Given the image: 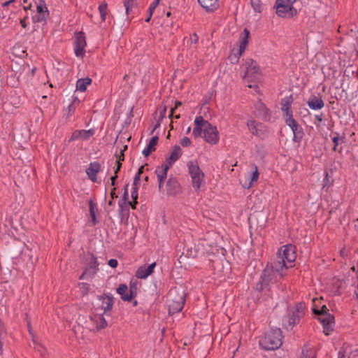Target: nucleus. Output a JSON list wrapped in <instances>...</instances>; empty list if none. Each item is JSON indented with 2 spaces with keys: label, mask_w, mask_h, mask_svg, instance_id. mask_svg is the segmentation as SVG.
I'll use <instances>...</instances> for the list:
<instances>
[{
  "label": "nucleus",
  "mask_w": 358,
  "mask_h": 358,
  "mask_svg": "<svg viewBox=\"0 0 358 358\" xmlns=\"http://www.w3.org/2000/svg\"><path fill=\"white\" fill-rule=\"evenodd\" d=\"M131 197L134 201H135V204H137L138 199V189L137 187H133V190L131 192Z\"/></svg>",
  "instance_id": "nucleus-40"
},
{
  "label": "nucleus",
  "mask_w": 358,
  "mask_h": 358,
  "mask_svg": "<svg viewBox=\"0 0 358 358\" xmlns=\"http://www.w3.org/2000/svg\"><path fill=\"white\" fill-rule=\"evenodd\" d=\"M198 1L207 12H213L219 7V0H198Z\"/></svg>",
  "instance_id": "nucleus-26"
},
{
  "label": "nucleus",
  "mask_w": 358,
  "mask_h": 358,
  "mask_svg": "<svg viewBox=\"0 0 358 358\" xmlns=\"http://www.w3.org/2000/svg\"><path fill=\"white\" fill-rule=\"evenodd\" d=\"M296 255L295 248L292 245L282 246L278 252L277 261L274 268L277 272H282L283 269L291 268L294 266Z\"/></svg>",
  "instance_id": "nucleus-2"
},
{
  "label": "nucleus",
  "mask_w": 358,
  "mask_h": 358,
  "mask_svg": "<svg viewBox=\"0 0 358 358\" xmlns=\"http://www.w3.org/2000/svg\"><path fill=\"white\" fill-rule=\"evenodd\" d=\"M187 166L192 187L196 192H200L206 185L205 174L196 161H189Z\"/></svg>",
  "instance_id": "nucleus-3"
},
{
  "label": "nucleus",
  "mask_w": 358,
  "mask_h": 358,
  "mask_svg": "<svg viewBox=\"0 0 358 358\" xmlns=\"http://www.w3.org/2000/svg\"><path fill=\"white\" fill-rule=\"evenodd\" d=\"M48 15V10L46 9L43 13H37L35 16V20L38 22H45L46 16Z\"/></svg>",
  "instance_id": "nucleus-34"
},
{
  "label": "nucleus",
  "mask_w": 358,
  "mask_h": 358,
  "mask_svg": "<svg viewBox=\"0 0 358 358\" xmlns=\"http://www.w3.org/2000/svg\"><path fill=\"white\" fill-rule=\"evenodd\" d=\"M199 37L196 35V34H193L192 35H190L189 41L192 44H196L198 42Z\"/></svg>",
  "instance_id": "nucleus-43"
},
{
  "label": "nucleus",
  "mask_w": 358,
  "mask_h": 358,
  "mask_svg": "<svg viewBox=\"0 0 358 358\" xmlns=\"http://www.w3.org/2000/svg\"><path fill=\"white\" fill-rule=\"evenodd\" d=\"M259 173L258 167L255 164L251 165V172L247 176V178L243 185L245 188H251L255 183H256L259 179Z\"/></svg>",
  "instance_id": "nucleus-17"
},
{
  "label": "nucleus",
  "mask_w": 358,
  "mask_h": 358,
  "mask_svg": "<svg viewBox=\"0 0 358 358\" xmlns=\"http://www.w3.org/2000/svg\"><path fill=\"white\" fill-rule=\"evenodd\" d=\"M129 204L131 205V208L133 209H135L136 208V204H135V201H134V202H129Z\"/></svg>",
  "instance_id": "nucleus-57"
},
{
  "label": "nucleus",
  "mask_w": 358,
  "mask_h": 358,
  "mask_svg": "<svg viewBox=\"0 0 358 358\" xmlns=\"http://www.w3.org/2000/svg\"><path fill=\"white\" fill-rule=\"evenodd\" d=\"M94 134V129L76 130L75 131L73 132V134L70 138V141H76V140L87 141Z\"/></svg>",
  "instance_id": "nucleus-21"
},
{
  "label": "nucleus",
  "mask_w": 358,
  "mask_h": 358,
  "mask_svg": "<svg viewBox=\"0 0 358 358\" xmlns=\"http://www.w3.org/2000/svg\"><path fill=\"white\" fill-rule=\"evenodd\" d=\"M182 103L180 101H176L175 108H177L178 106H181Z\"/></svg>",
  "instance_id": "nucleus-58"
},
{
  "label": "nucleus",
  "mask_w": 358,
  "mask_h": 358,
  "mask_svg": "<svg viewBox=\"0 0 358 358\" xmlns=\"http://www.w3.org/2000/svg\"><path fill=\"white\" fill-rule=\"evenodd\" d=\"M108 265L111 267V268H116L118 265V262L117 259H110L109 261H108Z\"/></svg>",
  "instance_id": "nucleus-42"
},
{
  "label": "nucleus",
  "mask_w": 358,
  "mask_h": 358,
  "mask_svg": "<svg viewBox=\"0 0 358 358\" xmlns=\"http://www.w3.org/2000/svg\"><path fill=\"white\" fill-rule=\"evenodd\" d=\"M122 160L117 159V168L115 171V173L117 174V172L120 170L121 166H122Z\"/></svg>",
  "instance_id": "nucleus-45"
},
{
  "label": "nucleus",
  "mask_w": 358,
  "mask_h": 358,
  "mask_svg": "<svg viewBox=\"0 0 358 358\" xmlns=\"http://www.w3.org/2000/svg\"><path fill=\"white\" fill-rule=\"evenodd\" d=\"M80 286L85 288L86 290L88 289V285L86 283H81Z\"/></svg>",
  "instance_id": "nucleus-54"
},
{
  "label": "nucleus",
  "mask_w": 358,
  "mask_h": 358,
  "mask_svg": "<svg viewBox=\"0 0 358 358\" xmlns=\"http://www.w3.org/2000/svg\"><path fill=\"white\" fill-rule=\"evenodd\" d=\"M116 178H117V176H116V175H115V176H112V177H111V178H110V179H111V182H111V183H112V185H115V179H116Z\"/></svg>",
  "instance_id": "nucleus-56"
},
{
  "label": "nucleus",
  "mask_w": 358,
  "mask_h": 358,
  "mask_svg": "<svg viewBox=\"0 0 358 358\" xmlns=\"http://www.w3.org/2000/svg\"><path fill=\"white\" fill-rule=\"evenodd\" d=\"M195 127L193 135L195 138L202 136L205 141L210 145H216L220 141V134L217 127L205 120L202 116L194 120Z\"/></svg>",
  "instance_id": "nucleus-1"
},
{
  "label": "nucleus",
  "mask_w": 358,
  "mask_h": 358,
  "mask_svg": "<svg viewBox=\"0 0 358 358\" xmlns=\"http://www.w3.org/2000/svg\"><path fill=\"white\" fill-rule=\"evenodd\" d=\"M155 7H152V6H150V8H149L150 17H152V13H153V11L155 10Z\"/></svg>",
  "instance_id": "nucleus-49"
},
{
  "label": "nucleus",
  "mask_w": 358,
  "mask_h": 358,
  "mask_svg": "<svg viewBox=\"0 0 358 358\" xmlns=\"http://www.w3.org/2000/svg\"><path fill=\"white\" fill-rule=\"evenodd\" d=\"M140 176L139 174H136L135 178H134V187H136V184L138 182V181L140 180Z\"/></svg>",
  "instance_id": "nucleus-47"
},
{
  "label": "nucleus",
  "mask_w": 358,
  "mask_h": 358,
  "mask_svg": "<svg viewBox=\"0 0 358 358\" xmlns=\"http://www.w3.org/2000/svg\"><path fill=\"white\" fill-rule=\"evenodd\" d=\"M241 55H239V51L236 53H231L229 56V59L232 64H237L239 61L240 57Z\"/></svg>",
  "instance_id": "nucleus-35"
},
{
  "label": "nucleus",
  "mask_w": 358,
  "mask_h": 358,
  "mask_svg": "<svg viewBox=\"0 0 358 358\" xmlns=\"http://www.w3.org/2000/svg\"><path fill=\"white\" fill-rule=\"evenodd\" d=\"M159 1H160V0H155V1L150 6H152V7H155L156 8V7L158 6Z\"/></svg>",
  "instance_id": "nucleus-51"
},
{
  "label": "nucleus",
  "mask_w": 358,
  "mask_h": 358,
  "mask_svg": "<svg viewBox=\"0 0 358 358\" xmlns=\"http://www.w3.org/2000/svg\"><path fill=\"white\" fill-rule=\"evenodd\" d=\"M127 149V145H124L120 148V154L117 155V159L124 161V151Z\"/></svg>",
  "instance_id": "nucleus-36"
},
{
  "label": "nucleus",
  "mask_w": 358,
  "mask_h": 358,
  "mask_svg": "<svg viewBox=\"0 0 358 358\" xmlns=\"http://www.w3.org/2000/svg\"><path fill=\"white\" fill-rule=\"evenodd\" d=\"M306 306L303 303H298L294 308L290 310L287 317L288 324L286 325L287 329H292L296 324H297L300 319L305 314Z\"/></svg>",
  "instance_id": "nucleus-9"
},
{
  "label": "nucleus",
  "mask_w": 358,
  "mask_h": 358,
  "mask_svg": "<svg viewBox=\"0 0 358 358\" xmlns=\"http://www.w3.org/2000/svg\"><path fill=\"white\" fill-rule=\"evenodd\" d=\"M308 105L313 110H320L324 107V103L320 98L314 97L308 101Z\"/></svg>",
  "instance_id": "nucleus-28"
},
{
  "label": "nucleus",
  "mask_w": 358,
  "mask_h": 358,
  "mask_svg": "<svg viewBox=\"0 0 358 358\" xmlns=\"http://www.w3.org/2000/svg\"><path fill=\"white\" fill-rule=\"evenodd\" d=\"M251 4L255 12H262L263 9V4L260 0H251Z\"/></svg>",
  "instance_id": "nucleus-30"
},
{
  "label": "nucleus",
  "mask_w": 358,
  "mask_h": 358,
  "mask_svg": "<svg viewBox=\"0 0 358 358\" xmlns=\"http://www.w3.org/2000/svg\"><path fill=\"white\" fill-rule=\"evenodd\" d=\"M166 191L168 195L176 196L182 193V187L176 178H170L166 183Z\"/></svg>",
  "instance_id": "nucleus-16"
},
{
  "label": "nucleus",
  "mask_w": 358,
  "mask_h": 358,
  "mask_svg": "<svg viewBox=\"0 0 358 358\" xmlns=\"http://www.w3.org/2000/svg\"><path fill=\"white\" fill-rule=\"evenodd\" d=\"M101 169V166L98 162H93L89 164L86 169V173L91 181L98 182L97 174Z\"/></svg>",
  "instance_id": "nucleus-18"
},
{
  "label": "nucleus",
  "mask_w": 358,
  "mask_h": 358,
  "mask_svg": "<svg viewBox=\"0 0 358 358\" xmlns=\"http://www.w3.org/2000/svg\"><path fill=\"white\" fill-rule=\"evenodd\" d=\"M99 303L95 308V311L105 314L110 313L113 306V297L108 295H103L99 297Z\"/></svg>",
  "instance_id": "nucleus-13"
},
{
  "label": "nucleus",
  "mask_w": 358,
  "mask_h": 358,
  "mask_svg": "<svg viewBox=\"0 0 358 358\" xmlns=\"http://www.w3.org/2000/svg\"><path fill=\"white\" fill-rule=\"evenodd\" d=\"M155 266V262L150 265H143L136 270V276L139 279H145L153 273Z\"/></svg>",
  "instance_id": "nucleus-20"
},
{
  "label": "nucleus",
  "mask_w": 358,
  "mask_h": 358,
  "mask_svg": "<svg viewBox=\"0 0 358 358\" xmlns=\"http://www.w3.org/2000/svg\"><path fill=\"white\" fill-rule=\"evenodd\" d=\"M76 110V106H75V103H72L71 104H70L68 108L66 109V110L67 111V116H70L71 115L74 111Z\"/></svg>",
  "instance_id": "nucleus-39"
},
{
  "label": "nucleus",
  "mask_w": 358,
  "mask_h": 358,
  "mask_svg": "<svg viewBox=\"0 0 358 358\" xmlns=\"http://www.w3.org/2000/svg\"><path fill=\"white\" fill-rule=\"evenodd\" d=\"M182 154V149L178 145H175L171 151L170 155L166 157V163L169 166H171L179 158L181 157Z\"/></svg>",
  "instance_id": "nucleus-23"
},
{
  "label": "nucleus",
  "mask_w": 358,
  "mask_h": 358,
  "mask_svg": "<svg viewBox=\"0 0 358 358\" xmlns=\"http://www.w3.org/2000/svg\"><path fill=\"white\" fill-rule=\"evenodd\" d=\"M274 7L276 14L280 17L289 18L297 14L292 0H276Z\"/></svg>",
  "instance_id": "nucleus-8"
},
{
  "label": "nucleus",
  "mask_w": 358,
  "mask_h": 358,
  "mask_svg": "<svg viewBox=\"0 0 358 358\" xmlns=\"http://www.w3.org/2000/svg\"><path fill=\"white\" fill-rule=\"evenodd\" d=\"M282 331L280 329L270 331L260 340V345L268 350L278 349L282 345Z\"/></svg>",
  "instance_id": "nucleus-4"
},
{
  "label": "nucleus",
  "mask_w": 358,
  "mask_h": 358,
  "mask_svg": "<svg viewBox=\"0 0 358 358\" xmlns=\"http://www.w3.org/2000/svg\"><path fill=\"white\" fill-rule=\"evenodd\" d=\"M255 86V85H252V84H248L247 87H248V88H252V87H254Z\"/></svg>",
  "instance_id": "nucleus-60"
},
{
  "label": "nucleus",
  "mask_w": 358,
  "mask_h": 358,
  "mask_svg": "<svg viewBox=\"0 0 358 358\" xmlns=\"http://www.w3.org/2000/svg\"><path fill=\"white\" fill-rule=\"evenodd\" d=\"M301 358H315V350L310 348L303 350Z\"/></svg>",
  "instance_id": "nucleus-32"
},
{
  "label": "nucleus",
  "mask_w": 358,
  "mask_h": 358,
  "mask_svg": "<svg viewBox=\"0 0 358 358\" xmlns=\"http://www.w3.org/2000/svg\"><path fill=\"white\" fill-rule=\"evenodd\" d=\"M247 127L252 135L261 139H265L268 136L267 127L261 122L251 119L248 120Z\"/></svg>",
  "instance_id": "nucleus-10"
},
{
  "label": "nucleus",
  "mask_w": 358,
  "mask_h": 358,
  "mask_svg": "<svg viewBox=\"0 0 358 358\" xmlns=\"http://www.w3.org/2000/svg\"><path fill=\"white\" fill-rule=\"evenodd\" d=\"M3 338L0 337V352L2 353L3 351V342H2Z\"/></svg>",
  "instance_id": "nucleus-53"
},
{
  "label": "nucleus",
  "mask_w": 358,
  "mask_h": 358,
  "mask_svg": "<svg viewBox=\"0 0 358 358\" xmlns=\"http://www.w3.org/2000/svg\"><path fill=\"white\" fill-rule=\"evenodd\" d=\"M143 169H144V166H141L139 168V169H138V171L137 174L141 175V174L143 173Z\"/></svg>",
  "instance_id": "nucleus-55"
},
{
  "label": "nucleus",
  "mask_w": 358,
  "mask_h": 358,
  "mask_svg": "<svg viewBox=\"0 0 358 358\" xmlns=\"http://www.w3.org/2000/svg\"><path fill=\"white\" fill-rule=\"evenodd\" d=\"M356 43H357V45L358 46V36L356 38ZM357 55L358 56V49L357 50Z\"/></svg>",
  "instance_id": "nucleus-61"
},
{
  "label": "nucleus",
  "mask_w": 358,
  "mask_h": 358,
  "mask_svg": "<svg viewBox=\"0 0 358 358\" xmlns=\"http://www.w3.org/2000/svg\"><path fill=\"white\" fill-rule=\"evenodd\" d=\"M338 358H358V348L352 349L351 346H343L338 352Z\"/></svg>",
  "instance_id": "nucleus-22"
},
{
  "label": "nucleus",
  "mask_w": 358,
  "mask_h": 358,
  "mask_svg": "<svg viewBox=\"0 0 358 358\" xmlns=\"http://www.w3.org/2000/svg\"><path fill=\"white\" fill-rule=\"evenodd\" d=\"M117 292L121 296L123 301H130L136 295V288L131 285L129 289L124 284H121L117 289Z\"/></svg>",
  "instance_id": "nucleus-14"
},
{
  "label": "nucleus",
  "mask_w": 358,
  "mask_h": 358,
  "mask_svg": "<svg viewBox=\"0 0 358 358\" xmlns=\"http://www.w3.org/2000/svg\"><path fill=\"white\" fill-rule=\"evenodd\" d=\"M293 97L292 96H287L281 101V110L285 113V120L286 124L292 129L294 134L298 129V124L293 118L291 106L293 103Z\"/></svg>",
  "instance_id": "nucleus-6"
},
{
  "label": "nucleus",
  "mask_w": 358,
  "mask_h": 358,
  "mask_svg": "<svg viewBox=\"0 0 358 358\" xmlns=\"http://www.w3.org/2000/svg\"><path fill=\"white\" fill-rule=\"evenodd\" d=\"M73 44L75 55L78 57H83L85 53V48L87 45L86 38L84 32L79 31L75 34Z\"/></svg>",
  "instance_id": "nucleus-12"
},
{
  "label": "nucleus",
  "mask_w": 358,
  "mask_h": 358,
  "mask_svg": "<svg viewBox=\"0 0 358 358\" xmlns=\"http://www.w3.org/2000/svg\"><path fill=\"white\" fill-rule=\"evenodd\" d=\"M169 308L171 314L179 313L185 303V294L183 291L172 289L169 294Z\"/></svg>",
  "instance_id": "nucleus-5"
},
{
  "label": "nucleus",
  "mask_w": 358,
  "mask_h": 358,
  "mask_svg": "<svg viewBox=\"0 0 358 358\" xmlns=\"http://www.w3.org/2000/svg\"><path fill=\"white\" fill-rule=\"evenodd\" d=\"M37 351H38L42 356H45L47 354L46 349L41 345L37 344L35 347Z\"/></svg>",
  "instance_id": "nucleus-38"
},
{
  "label": "nucleus",
  "mask_w": 358,
  "mask_h": 358,
  "mask_svg": "<svg viewBox=\"0 0 358 358\" xmlns=\"http://www.w3.org/2000/svg\"><path fill=\"white\" fill-rule=\"evenodd\" d=\"M27 18V17H25L24 18L20 20V24L21 26L23 27V28H26L27 27V24H26V19Z\"/></svg>",
  "instance_id": "nucleus-46"
},
{
  "label": "nucleus",
  "mask_w": 358,
  "mask_h": 358,
  "mask_svg": "<svg viewBox=\"0 0 358 358\" xmlns=\"http://www.w3.org/2000/svg\"><path fill=\"white\" fill-rule=\"evenodd\" d=\"M150 19H151V17H150V15H149L148 17H147V18L145 20V21L146 22H150Z\"/></svg>",
  "instance_id": "nucleus-59"
},
{
  "label": "nucleus",
  "mask_w": 358,
  "mask_h": 358,
  "mask_svg": "<svg viewBox=\"0 0 358 358\" xmlns=\"http://www.w3.org/2000/svg\"><path fill=\"white\" fill-rule=\"evenodd\" d=\"M106 9H107V3H103L101 5H99V10L100 13L101 20L103 21H105V20H106Z\"/></svg>",
  "instance_id": "nucleus-33"
},
{
  "label": "nucleus",
  "mask_w": 358,
  "mask_h": 358,
  "mask_svg": "<svg viewBox=\"0 0 358 358\" xmlns=\"http://www.w3.org/2000/svg\"><path fill=\"white\" fill-rule=\"evenodd\" d=\"M103 314V313L95 311L91 315V321L93 322L94 328L97 330L104 329L108 325Z\"/></svg>",
  "instance_id": "nucleus-19"
},
{
  "label": "nucleus",
  "mask_w": 358,
  "mask_h": 358,
  "mask_svg": "<svg viewBox=\"0 0 358 358\" xmlns=\"http://www.w3.org/2000/svg\"><path fill=\"white\" fill-rule=\"evenodd\" d=\"M15 0H10V1H6L3 3V6H8L10 3L13 2Z\"/></svg>",
  "instance_id": "nucleus-52"
},
{
  "label": "nucleus",
  "mask_w": 358,
  "mask_h": 358,
  "mask_svg": "<svg viewBox=\"0 0 358 358\" xmlns=\"http://www.w3.org/2000/svg\"><path fill=\"white\" fill-rule=\"evenodd\" d=\"M136 0H124V6L125 7L127 15L129 14V10L136 5Z\"/></svg>",
  "instance_id": "nucleus-31"
},
{
  "label": "nucleus",
  "mask_w": 358,
  "mask_h": 358,
  "mask_svg": "<svg viewBox=\"0 0 358 358\" xmlns=\"http://www.w3.org/2000/svg\"><path fill=\"white\" fill-rule=\"evenodd\" d=\"M243 66L245 68V74L243 77L245 80H248L249 78L261 73L258 64L252 59H245Z\"/></svg>",
  "instance_id": "nucleus-11"
},
{
  "label": "nucleus",
  "mask_w": 358,
  "mask_h": 358,
  "mask_svg": "<svg viewBox=\"0 0 358 358\" xmlns=\"http://www.w3.org/2000/svg\"><path fill=\"white\" fill-rule=\"evenodd\" d=\"M327 308L325 306H323L320 310H317L315 308L313 311L315 314H319L320 317L318 320L322 324L323 331L325 335H329L334 329L335 320L334 317L327 312Z\"/></svg>",
  "instance_id": "nucleus-7"
},
{
  "label": "nucleus",
  "mask_w": 358,
  "mask_h": 358,
  "mask_svg": "<svg viewBox=\"0 0 358 358\" xmlns=\"http://www.w3.org/2000/svg\"><path fill=\"white\" fill-rule=\"evenodd\" d=\"M49 87L53 88V87H56V86H54L52 83H50Z\"/></svg>",
  "instance_id": "nucleus-63"
},
{
  "label": "nucleus",
  "mask_w": 358,
  "mask_h": 358,
  "mask_svg": "<svg viewBox=\"0 0 358 358\" xmlns=\"http://www.w3.org/2000/svg\"><path fill=\"white\" fill-rule=\"evenodd\" d=\"M174 110H175V108H172V109H171V114H170V117H171V116L173 115V112H174Z\"/></svg>",
  "instance_id": "nucleus-62"
},
{
  "label": "nucleus",
  "mask_w": 358,
  "mask_h": 358,
  "mask_svg": "<svg viewBox=\"0 0 358 358\" xmlns=\"http://www.w3.org/2000/svg\"><path fill=\"white\" fill-rule=\"evenodd\" d=\"M249 38H250V31L245 28L243 30V32L242 35L240 37V45H239V55H242L243 52H245L248 43H249Z\"/></svg>",
  "instance_id": "nucleus-25"
},
{
  "label": "nucleus",
  "mask_w": 358,
  "mask_h": 358,
  "mask_svg": "<svg viewBox=\"0 0 358 358\" xmlns=\"http://www.w3.org/2000/svg\"><path fill=\"white\" fill-rule=\"evenodd\" d=\"M191 131V127H188L187 129V133H189Z\"/></svg>",
  "instance_id": "nucleus-64"
},
{
  "label": "nucleus",
  "mask_w": 358,
  "mask_h": 358,
  "mask_svg": "<svg viewBox=\"0 0 358 358\" xmlns=\"http://www.w3.org/2000/svg\"><path fill=\"white\" fill-rule=\"evenodd\" d=\"M46 9H48L46 8V6L43 4H40V5H38L37 6V13H45V10H46Z\"/></svg>",
  "instance_id": "nucleus-44"
},
{
  "label": "nucleus",
  "mask_w": 358,
  "mask_h": 358,
  "mask_svg": "<svg viewBox=\"0 0 358 358\" xmlns=\"http://www.w3.org/2000/svg\"><path fill=\"white\" fill-rule=\"evenodd\" d=\"M180 144L183 147H188L191 145V140L188 137H183L180 140Z\"/></svg>",
  "instance_id": "nucleus-37"
},
{
  "label": "nucleus",
  "mask_w": 358,
  "mask_h": 358,
  "mask_svg": "<svg viewBox=\"0 0 358 358\" xmlns=\"http://www.w3.org/2000/svg\"><path fill=\"white\" fill-rule=\"evenodd\" d=\"M110 196L111 199H113L114 198H117V195L115 193V188H113L110 192Z\"/></svg>",
  "instance_id": "nucleus-48"
},
{
  "label": "nucleus",
  "mask_w": 358,
  "mask_h": 358,
  "mask_svg": "<svg viewBox=\"0 0 358 358\" xmlns=\"http://www.w3.org/2000/svg\"><path fill=\"white\" fill-rule=\"evenodd\" d=\"M87 266L83 273L80 277V279H83L85 277H93L98 271L99 264L96 258L93 255H90L87 259Z\"/></svg>",
  "instance_id": "nucleus-15"
},
{
  "label": "nucleus",
  "mask_w": 358,
  "mask_h": 358,
  "mask_svg": "<svg viewBox=\"0 0 358 358\" xmlns=\"http://www.w3.org/2000/svg\"><path fill=\"white\" fill-rule=\"evenodd\" d=\"M171 166L169 165H167V164H164L162 165V166L158 167L156 169V173L159 180V188L161 189L163 182H164L165 179L167 176V172L168 170L170 169Z\"/></svg>",
  "instance_id": "nucleus-24"
},
{
  "label": "nucleus",
  "mask_w": 358,
  "mask_h": 358,
  "mask_svg": "<svg viewBox=\"0 0 358 358\" xmlns=\"http://www.w3.org/2000/svg\"><path fill=\"white\" fill-rule=\"evenodd\" d=\"M91 83L92 79L88 77L78 79L76 82V90H86L87 87L89 86Z\"/></svg>",
  "instance_id": "nucleus-29"
},
{
  "label": "nucleus",
  "mask_w": 358,
  "mask_h": 358,
  "mask_svg": "<svg viewBox=\"0 0 358 358\" xmlns=\"http://www.w3.org/2000/svg\"><path fill=\"white\" fill-rule=\"evenodd\" d=\"M332 141H333V142L334 143V147L333 148V150L334 151H336L337 150V146H338V145L339 143V141H341V139L337 135V136L333 137Z\"/></svg>",
  "instance_id": "nucleus-41"
},
{
  "label": "nucleus",
  "mask_w": 358,
  "mask_h": 358,
  "mask_svg": "<svg viewBox=\"0 0 358 358\" xmlns=\"http://www.w3.org/2000/svg\"><path fill=\"white\" fill-rule=\"evenodd\" d=\"M155 7H152V6H150V8H149L150 17H152V13H153V11L155 10Z\"/></svg>",
  "instance_id": "nucleus-50"
},
{
  "label": "nucleus",
  "mask_w": 358,
  "mask_h": 358,
  "mask_svg": "<svg viewBox=\"0 0 358 358\" xmlns=\"http://www.w3.org/2000/svg\"><path fill=\"white\" fill-rule=\"evenodd\" d=\"M157 143H158V137L157 136H153L149 143L148 144V145L146 146V148H145V149L143 150V155L145 156V157H148L151 152H152L153 151L155 150L156 149V145H157Z\"/></svg>",
  "instance_id": "nucleus-27"
}]
</instances>
